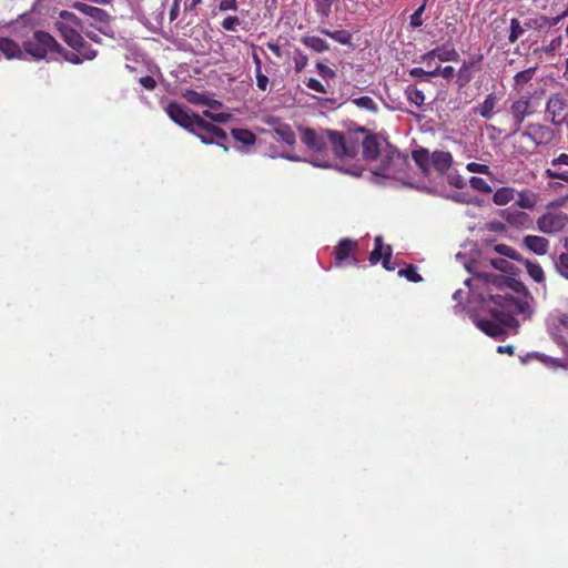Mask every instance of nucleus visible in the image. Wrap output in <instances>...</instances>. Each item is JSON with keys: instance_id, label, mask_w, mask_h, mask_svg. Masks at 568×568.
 I'll list each match as a JSON object with an SVG mask.
<instances>
[{"instance_id": "nucleus-1", "label": "nucleus", "mask_w": 568, "mask_h": 568, "mask_svg": "<svg viewBox=\"0 0 568 568\" xmlns=\"http://www.w3.org/2000/svg\"><path fill=\"white\" fill-rule=\"evenodd\" d=\"M494 284L501 290L510 288L513 292L490 294L488 300H484L490 317H477L475 324L486 335L498 338L509 328L518 326L516 315H523L524 318L531 316L532 297L527 288L514 278L496 276Z\"/></svg>"}, {"instance_id": "nucleus-2", "label": "nucleus", "mask_w": 568, "mask_h": 568, "mask_svg": "<svg viewBox=\"0 0 568 568\" xmlns=\"http://www.w3.org/2000/svg\"><path fill=\"white\" fill-rule=\"evenodd\" d=\"M359 132L365 134L362 141L353 134L326 130L333 154L339 162L341 170L352 175H359L362 171L357 159L359 146H362L363 158L366 161H375L381 155L378 138L375 134H371L364 128H361Z\"/></svg>"}, {"instance_id": "nucleus-3", "label": "nucleus", "mask_w": 568, "mask_h": 568, "mask_svg": "<svg viewBox=\"0 0 568 568\" xmlns=\"http://www.w3.org/2000/svg\"><path fill=\"white\" fill-rule=\"evenodd\" d=\"M165 112L168 116L178 125L197 136L204 144H216L229 151L225 142L229 140L226 132L220 126L207 122L200 114L189 113L183 105L178 102H170Z\"/></svg>"}, {"instance_id": "nucleus-4", "label": "nucleus", "mask_w": 568, "mask_h": 568, "mask_svg": "<svg viewBox=\"0 0 568 568\" xmlns=\"http://www.w3.org/2000/svg\"><path fill=\"white\" fill-rule=\"evenodd\" d=\"M58 49H61V44L52 34L43 30L34 31L23 41L26 54L38 61L57 54Z\"/></svg>"}, {"instance_id": "nucleus-5", "label": "nucleus", "mask_w": 568, "mask_h": 568, "mask_svg": "<svg viewBox=\"0 0 568 568\" xmlns=\"http://www.w3.org/2000/svg\"><path fill=\"white\" fill-rule=\"evenodd\" d=\"M54 27L69 47L80 42L83 32V22L73 12L62 10L59 13V19L54 22Z\"/></svg>"}, {"instance_id": "nucleus-6", "label": "nucleus", "mask_w": 568, "mask_h": 568, "mask_svg": "<svg viewBox=\"0 0 568 568\" xmlns=\"http://www.w3.org/2000/svg\"><path fill=\"white\" fill-rule=\"evenodd\" d=\"M546 115L554 125L568 123V102L559 93L551 94L546 104Z\"/></svg>"}, {"instance_id": "nucleus-7", "label": "nucleus", "mask_w": 568, "mask_h": 568, "mask_svg": "<svg viewBox=\"0 0 568 568\" xmlns=\"http://www.w3.org/2000/svg\"><path fill=\"white\" fill-rule=\"evenodd\" d=\"M358 251V243L355 240L345 237L342 239L334 247L335 264L341 266L345 263L357 264L356 252Z\"/></svg>"}, {"instance_id": "nucleus-8", "label": "nucleus", "mask_w": 568, "mask_h": 568, "mask_svg": "<svg viewBox=\"0 0 568 568\" xmlns=\"http://www.w3.org/2000/svg\"><path fill=\"white\" fill-rule=\"evenodd\" d=\"M567 222V214L562 212H547L537 220V226L540 232L551 234L561 231Z\"/></svg>"}, {"instance_id": "nucleus-9", "label": "nucleus", "mask_w": 568, "mask_h": 568, "mask_svg": "<svg viewBox=\"0 0 568 568\" xmlns=\"http://www.w3.org/2000/svg\"><path fill=\"white\" fill-rule=\"evenodd\" d=\"M521 136L531 140L534 148L549 144L554 139V131L540 123H529L521 132Z\"/></svg>"}, {"instance_id": "nucleus-10", "label": "nucleus", "mask_w": 568, "mask_h": 568, "mask_svg": "<svg viewBox=\"0 0 568 568\" xmlns=\"http://www.w3.org/2000/svg\"><path fill=\"white\" fill-rule=\"evenodd\" d=\"M510 114L514 122L513 133H518L525 119L532 114L531 100L529 97H521L510 105Z\"/></svg>"}, {"instance_id": "nucleus-11", "label": "nucleus", "mask_w": 568, "mask_h": 568, "mask_svg": "<svg viewBox=\"0 0 568 568\" xmlns=\"http://www.w3.org/2000/svg\"><path fill=\"white\" fill-rule=\"evenodd\" d=\"M301 141L313 152L322 154L326 150L327 134H320L314 129H304L301 134Z\"/></svg>"}, {"instance_id": "nucleus-12", "label": "nucleus", "mask_w": 568, "mask_h": 568, "mask_svg": "<svg viewBox=\"0 0 568 568\" xmlns=\"http://www.w3.org/2000/svg\"><path fill=\"white\" fill-rule=\"evenodd\" d=\"M500 216L511 226L517 229H529L532 225V219L526 212L506 209L501 211Z\"/></svg>"}, {"instance_id": "nucleus-13", "label": "nucleus", "mask_w": 568, "mask_h": 568, "mask_svg": "<svg viewBox=\"0 0 568 568\" xmlns=\"http://www.w3.org/2000/svg\"><path fill=\"white\" fill-rule=\"evenodd\" d=\"M568 16V8L557 17L539 16L525 21L524 27L531 30H544L557 26L564 18Z\"/></svg>"}, {"instance_id": "nucleus-14", "label": "nucleus", "mask_w": 568, "mask_h": 568, "mask_svg": "<svg viewBox=\"0 0 568 568\" xmlns=\"http://www.w3.org/2000/svg\"><path fill=\"white\" fill-rule=\"evenodd\" d=\"M423 60L427 59H438L442 62L447 61H457L459 59V53L456 51L454 45L450 42L443 44L442 47H437L428 52H426L423 57Z\"/></svg>"}, {"instance_id": "nucleus-15", "label": "nucleus", "mask_w": 568, "mask_h": 568, "mask_svg": "<svg viewBox=\"0 0 568 568\" xmlns=\"http://www.w3.org/2000/svg\"><path fill=\"white\" fill-rule=\"evenodd\" d=\"M549 331L558 343H564L568 335V315H552L549 318Z\"/></svg>"}, {"instance_id": "nucleus-16", "label": "nucleus", "mask_w": 568, "mask_h": 568, "mask_svg": "<svg viewBox=\"0 0 568 568\" xmlns=\"http://www.w3.org/2000/svg\"><path fill=\"white\" fill-rule=\"evenodd\" d=\"M0 52L8 60H22L26 54L23 45L20 47L18 42L7 37H0Z\"/></svg>"}, {"instance_id": "nucleus-17", "label": "nucleus", "mask_w": 568, "mask_h": 568, "mask_svg": "<svg viewBox=\"0 0 568 568\" xmlns=\"http://www.w3.org/2000/svg\"><path fill=\"white\" fill-rule=\"evenodd\" d=\"M499 102V98L496 93L491 92L486 95L485 100L478 105L471 109V114L480 115L485 120L493 119L495 112L494 109Z\"/></svg>"}, {"instance_id": "nucleus-18", "label": "nucleus", "mask_w": 568, "mask_h": 568, "mask_svg": "<svg viewBox=\"0 0 568 568\" xmlns=\"http://www.w3.org/2000/svg\"><path fill=\"white\" fill-rule=\"evenodd\" d=\"M430 162L438 173L444 174L453 163V155L447 151H434L430 155Z\"/></svg>"}, {"instance_id": "nucleus-19", "label": "nucleus", "mask_w": 568, "mask_h": 568, "mask_svg": "<svg viewBox=\"0 0 568 568\" xmlns=\"http://www.w3.org/2000/svg\"><path fill=\"white\" fill-rule=\"evenodd\" d=\"M74 7L83 14L92 18L95 22H99L104 26L109 22V14L101 8L81 2L75 3Z\"/></svg>"}, {"instance_id": "nucleus-20", "label": "nucleus", "mask_w": 568, "mask_h": 568, "mask_svg": "<svg viewBox=\"0 0 568 568\" xmlns=\"http://www.w3.org/2000/svg\"><path fill=\"white\" fill-rule=\"evenodd\" d=\"M524 244L529 251L538 255L546 254L549 247V241L542 236L537 235L525 236Z\"/></svg>"}, {"instance_id": "nucleus-21", "label": "nucleus", "mask_w": 568, "mask_h": 568, "mask_svg": "<svg viewBox=\"0 0 568 568\" xmlns=\"http://www.w3.org/2000/svg\"><path fill=\"white\" fill-rule=\"evenodd\" d=\"M399 159V153L396 150H386L382 156L381 165L374 171L378 176H388L393 169L394 159Z\"/></svg>"}, {"instance_id": "nucleus-22", "label": "nucleus", "mask_w": 568, "mask_h": 568, "mask_svg": "<svg viewBox=\"0 0 568 568\" xmlns=\"http://www.w3.org/2000/svg\"><path fill=\"white\" fill-rule=\"evenodd\" d=\"M516 191L514 187L510 186H501L497 189L493 195V202L496 205L503 206L507 205L511 201L515 200Z\"/></svg>"}, {"instance_id": "nucleus-23", "label": "nucleus", "mask_w": 568, "mask_h": 568, "mask_svg": "<svg viewBox=\"0 0 568 568\" xmlns=\"http://www.w3.org/2000/svg\"><path fill=\"white\" fill-rule=\"evenodd\" d=\"M187 99L191 103L197 104V105H207L212 109L221 108L222 103L217 100L210 99L203 93H199L195 91H190Z\"/></svg>"}, {"instance_id": "nucleus-24", "label": "nucleus", "mask_w": 568, "mask_h": 568, "mask_svg": "<svg viewBox=\"0 0 568 568\" xmlns=\"http://www.w3.org/2000/svg\"><path fill=\"white\" fill-rule=\"evenodd\" d=\"M538 201L537 194L530 190H525L518 193L516 204L520 209L531 210L536 206Z\"/></svg>"}, {"instance_id": "nucleus-25", "label": "nucleus", "mask_w": 568, "mask_h": 568, "mask_svg": "<svg viewBox=\"0 0 568 568\" xmlns=\"http://www.w3.org/2000/svg\"><path fill=\"white\" fill-rule=\"evenodd\" d=\"M302 43L315 52L322 53L329 49L328 43L320 37L306 36L302 38Z\"/></svg>"}, {"instance_id": "nucleus-26", "label": "nucleus", "mask_w": 568, "mask_h": 568, "mask_svg": "<svg viewBox=\"0 0 568 568\" xmlns=\"http://www.w3.org/2000/svg\"><path fill=\"white\" fill-rule=\"evenodd\" d=\"M275 134L281 141L288 145H293L296 142V135L291 125L286 123L278 124L274 129Z\"/></svg>"}, {"instance_id": "nucleus-27", "label": "nucleus", "mask_w": 568, "mask_h": 568, "mask_svg": "<svg viewBox=\"0 0 568 568\" xmlns=\"http://www.w3.org/2000/svg\"><path fill=\"white\" fill-rule=\"evenodd\" d=\"M564 247L565 251L558 255V258L555 261V266L557 272L568 280V237L564 240Z\"/></svg>"}, {"instance_id": "nucleus-28", "label": "nucleus", "mask_w": 568, "mask_h": 568, "mask_svg": "<svg viewBox=\"0 0 568 568\" xmlns=\"http://www.w3.org/2000/svg\"><path fill=\"white\" fill-rule=\"evenodd\" d=\"M231 134L235 141L244 145H253L256 142V135L247 129H233Z\"/></svg>"}, {"instance_id": "nucleus-29", "label": "nucleus", "mask_w": 568, "mask_h": 568, "mask_svg": "<svg viewBox=\"0 0 568 568\" xmlns=\"http://www.w3.org/2000/svg\"><path fill=\"white\" fill-rule=\"evenodd\" d=\"M320 31L322 34L329 37L331 39L341 44H349L352 42V33L347 30L331 31L328 29L323 28Z\"/></svg>"}, {"instance_id": "nucleus-30", "label": "nucleus", "mask_w": 568, "mask_h": 568, "mask_svg": "<svg viewBox=\"0 0 568 568\" xmlns=\"http://www.w3.org/2000/svg\"><path fill=\"white\" fill-rule=\"evenodd\" d=\"M385 247L382 235L376 236L374 240V250L371 252L368 257L372 265H376L384 258Z\"/></svg>"}, {"instance_id": "nucleus-31", "label": "nucleus", "mask_w": 568, "mask_h": 568, "mask_svg": "<svg viewBox=\"0 0 568 568\" xmlns=\"http://www.w3.org/2000/svg\"><path fill=\"white\" fill-rule=\"evenodd\" d=\"M70 48H72L87 60H93L97 57V50L92 49V47L83 39V37L80 39L78 44L71 45Z\"/></svg>"}, {"instance_id": "nucleus-32", "label": "nucleus", "mask_w": 568, "mask_h": 568, "mask_svg": "<svg viewBox=\"0 0 568 568\" xmlns=\"http://www.w3.org/2000/svg\"><path fill=\"white\" fill-rule=\"evenodd\" d=\"M471 65H473L471 62L465 61L463 63V65L460 67V69L458 70L457 81H456L458 88H465L471 81V78H473V74L470 72Z\"/></svg>"}, {"instance_id": "nucleus-33", "label": "nucleus", "mask_w": 568, "mask_h": 568, "mask_svg": "<svg viewBox=\"0 0 568 568\" xmlns=\"http://www.w3.org/2000/svg\"><path fill=\"white\" fill-rule=\"evenodd\" d=\"M526 270L529 276L537 283H542L545 281V273L540 264L527 261Z\"/></svg>"}, {"instance_id": "nucleus-34", "label": "nucleus", "mask_w": 568, "mask_h": 568, "mask_svg": "<svg viewBox=\"0 0 568 568\" xmlns=\"http://www.w3.org/2000/svg\"><path fill=\"white\" fill-rule=\"evenodd\" d=\"M413 159L423 172H427L430 162V155L427 150L422 149L413 152Z\"/></svg>"}, {"instance_id": "nucleus-35", "label": "nucleus", "mask_w": 568, "mask_h": 568, "mask_svg": "<svg viewBox=\"0 0 568 568\" xmlns=\"http://www.w3.org/2000/svg\"><path fill=\"white\" fill-rule=\"evenodd\" d=\"M339 0H314L315 10L322 18H328L332 13V7Z\"/></svg>"}, {"instance_id": "nucleus-36", "label": "nucleus", "mask_w": 568, "mask_h": 568, "mask_svg": "<svg viewBox=\"0 0 568 568\" xmlns=\"http://www.w3.org/2000/svg\"><path fill=\"white\" fill-rule=\"evenodd\" d=\"M203 115H201L204 120L209 119L210 123L214 124V123H226L231 120L232 118V114L231 113H227V112H219V113H214L210 110H204L202 112Z\"/></svg>"}, {"instance_id": "nucleus-37", "label": "nucleus", "mask_w": 568, "mask_h": 568, "mask_svg": "<svg viewBox=\"0 0 568 568\" xmlns=\"http://www.w3.org/2000/svg\"><path fill=\"white\" fill-rule=\"evenodd\" d=\"M536 68H528L520 72H517L514 77L516 88H523L526 85L535 75Z\"/></svg>"}, {"instance_id": "nucleus-38", "label": "nucleus", "mask_w": 568, "mask_h": 568, "mask_svg": "<svg viewBox=\"0 0 568 568\" xmlns=\"http://www.w3.org/2000/svg\"><path fill=\"white\" fill-rule=\"evenodd\" d=\"M525 32V28L521 26L520 21L516 18L510 20V30L508 34V42L510 44L515 43Z\"/></svg>"}, {"instance_id": "nucleus-39", "label": "nucleus", "mask_w": 568, "mask_h": 568, "mask_svg": "<svg viewBox=\"0 0 568 568\" xmlns=\"http://www.w3.org/2000/svg\"><path fill=\"white\" fill-rule=\"evenodd\" d=\"M406 97L410 103H414L417 106L424 105L425 95L422 90L415 87H408L405 91Z\"/></svg>"}, {"instance_id": "nucleus-40", "label": "nucleus", "mask_w": 568, "mask_h": 568, "mask_svg": "<svg viewBox=\"0 0 568 568\" xmlns=\"http://www.w3.org/2000/svg\"><path fill=\"white\" fill-rule=\"evenodd\" d=\"M353 103L361 109H365L371 112H377V103L368 95H363L353 100Z\"/></svg>"}, {"instance_id": "nucleus-41", "label": "nucleus", "mask_w": 568, "mask_h": 568, "mask_svg": "<svg viewBox=\"0 0 568 568\" xmlns=\"http://www.w3.org/2000/svg\"><path fill=\"white\" fill-rule=\"evenodd\" d=\"M58 55L62 57L65 61L72 63V64H80L85 59L81 57L77 51H68L65 48L61 45V49H58L57 52Z\"/></svg>"}, {"instance_id": "nucleus-42", "label": "nucleus", "mask_w": 568, "mask_h": 568, "mask_svg": "<svg viewBox=\"0 0 568 568\" xmlns=\"http://www.w3.org/2000/svg\"><path fill=\"white\" fill-rule=\"evenodd\" d=\"M561 44H562L561 37L558 36V37L554 38L552 40H550L549 43L542 44L540 48L535 49V53H541V52L554 53L561 47Z\"/></svg>"}, {"instance_id": "nucleus-43", "label": "nucleus", "mask_w": 568, "mask_h": 568, "mask_svg": "<svg viewBox=\"0 0 568 568\" xmlns=\"http://www.w3.org/2000/svg\"><path fill=\"white\" fill-rule=\"evenodd\" d=\"M399 276H405L408 281L418 283L423 277L418 274L417 268L414 265H408L406 268L398 271Z\"/></svg>"}, {"instance_id": "nucleus-44", "label": "nucleus", "mask_w": 568, "mask_h": 568, "mask_svg": "<svg viewBox=\"0 0 568 568\" xmlns=\"http://www.w3.org/2000/svg\"><path fill=\"white\" fill-rule=\"evenodd\" d=\"M469 184L476 191H479V192H483V193H490L491 192L490 185L483 178L471 176L470 180H469Z\"/></svg>"}, {"instance_id": "nucleus-45", "label": "nucleus", "mask_w": 568, "mask_h": 568, "mask_svg": "<svg viewBox=\"0 0 568 568\" xmlns=\"http://www.w3.org/2000/svg\"><path fill=\"white\" fill-rule=\"evenodd\" d=\"M293 60H294V69H295L296 72L303 71L305 69V67L307 65V63H308L307 55L304 54L300 50H296Z\"/></svg>"}, {"instance_id": "nucleus-46", "label": "nucleus", "mask_w": 568, "mask_h": 568, "mask_svg": "<svg viewBox=\"0 0 568 568\" xmlns=\"http://www.w3.org/2000/svg\"><path fill=\"white\" fill-rule=\"evenodd\" d=\"M495 251L504 256H507L511 260H518V252L509 246V245H506V244H498L495 246Z\"/></svg>"}, {"instance_id": "nucleus-47", "label": "nucleus", "mask_w": 568, "mask_h": 568, "mask_svg": "<svg viewBox=\"0 0 568 568\" xmlns=\"http://www.w3.org/2000/svg\"><path fill=\"white\" fill-rule=\"evenodd\" d=\"M317 73L324 79H333L336 77L335 71L323 62L316 63Z\"/></svg>"}, {"instance_id": "nucleus-48", "label": "nucleus", "mask_w": 568, "mask_h": 568, "mask_svg": "<svg viewBox=\"0 0 568 568\" xmlns=\"http://www.w3.org/2000/svg\"><path fill=\"white\" fill-rule=\"evenodd\" d=\"M240 18L236 16H229L222 21V27L226 31H234L240 26Z\"/></svg>"}, {"instance_id": "nucleus-49", "label": "nucleus", "mask_w": 568, "mask_h": 568, "mask_svg": "<svg viewBox=\"0 0 568 568\" xmlns=\"http://www.w3.org/2000/svg\"><path fill=\"white\" fill-rule=\"evenodd\" d=\"M434 77L442 75L444 79H452L455 75V69L452 65L445 68L436 67L433 70Z\"/></svg>"}, {"instance_id": "nucleus-50", "label": "nucleus", "mask_w": 568, "mask_h": 568, "mask_svg": "<svg viewBox=\"0 0 568 568\" xmlns=\"http://www.w3.org/2000/svg\"><path fill=\"white\" fill-rule=\"evenodd\" d=\"M466 169L469 172H473V173H481V174H489L490 173L488 165L481 164V163H477V162H469L466 165Z\"/></svg>"}, {"instance_id": "nucleus-51", "label": "nucleus", "mask_w": 568, "mask_h": 568, "mask_svg": "<svg viewBox=\"0 0 568 568\" xmlns=\"http://www.w3.org/2000/svg\"><path fill=\"white\" fill-rule=\"evenodd\" d=\"M256 85L260 90L266 91L268 87V78L262 72V70H254Z\"/></svg>"}, {"instance_id": "nucleus-52", "label": "nucleus", "mask_w": 568, "mask_h": 568, "mask_svg": "<svg viewBox=\"0 0 568 568\" xmlns=\"http://www.w3.org/2000/svg\"><path fill=\"white\" fill-rule=\"evenodd\" d=\"M425 10V4L420 6L412 16H410V26L413 28L420 27L423 24L422 16Z\"/></svg>"}, {"instance_id": "nucleus-53", "label": "nucleus", "mask_w": 568, "mask_h": 568, "mask_svg": "<svg viewBox=\"0 0 568 568\" xmlns=\"http://www.w3.org/2000/svg\"><path fill=\"white\" fill-rule=\"evenodd\" d=\"M392 253H393L392 246L390 245H386L385 252H384V258L382 260V263H383V267L385 270H387V271H394L395 270V266L392 265V263H390Z\"/></svg>"}, {"instance_id": "nucleus-54", "label": "nucleus", "mask_w": 568, "mask_h": 568, "mask_svg": "<svg viewBox=\"0 0 568 568\" xmlns=\"http://www.w3.org/2000/svg\"><path fill=\"white\" fill-rule=\"evenodd\" d=\"M305 84L307 88L318 92V93H326V89L325 87L322 84L321 81H318L317 79L315 78H308L306 81H305Z\"/></svg>"}, {"instance_id": "nucleus-55", "label": "nucleus", "mask_w": 568, "mask_h": 568, "mask_svg": "<svg viewBox=\"0 0 568 568\" xmlns=\"http://www.w3.org/2000/svg\"><path fill=\"white\" fill-rule=\"evenodd\" d=\"M448 183L449 185L456 187V189H463L466 186L465 179L459 174H450L448 175Z\"/></svg>"}, {"instance_id": "nucleus-56", "label": "nucleus", "mask_w": 568, "mask_h": 568, "mask_svg": "<svg viewBox=\"0 0 568 568\" xmlns=\"http://www.w3.org/2000/svg\"><path fill=\"white\" fill-rule=\"evenodd\" d=\"M409 74L419 79H429L434 77L433 71H425L423 68H413L409 70Z\"/></svg>"}, {"instance_id": "nucleus-57", "label": "nucleus", "mask_w": 568, "mask_h": 568, "mask_svg": "<svg viewBox=\"0 0 568 568\" xmlns=\"http://www.w3.org/2000/svg\"><path fill=\"white\" fill-rule=\"evenodd\" d=\"M139 83L146 90H154L156 87V81L151 75L141 77Z\"/></svg>"}, {"instance_id": "nucleus-58", "label": "nucleus", "mask_w": 568, "mask_h": 568, "mask_svg": "<svg viewBox=\"0 0 568 568\" xmlns=\"http://www.w3.org/2000/svg\"><path fill=\"white\" fill-rule=\"evenodd\" d=\"M219 9L221 11L236 10L237 0H220Z\"/></svg>"}, {"instance_id": "nucleus-59", "label": "nucleus", "mask_w": 568, "mask_h": 568, "mask_svg": "<svg viewBox=\"0 0 568 568\" xmlns=\"http://www.w3.org/2000/svg\"><path fill=\"white\" fill-rule=\"evenodd\" d=\"M551 166L567 165L568 166V154L561 153L557 158H554L550 162Z\"/></svg>"}, {"instance_id": "nucleus-60", "label": "nucleus", "mask_w": 568, "mask_h": 568, "mask_svg": "<svg viewBox=\"0 0 568 568\" xmlns=\"http://www.w3.org/2000/svg\"><path fill=\"white\" fill-rule=\"evenodd\" d=\"M509 263L506 260H504V258L493 260L494 267L497 268V270H500V271H506V266Z\"/></svg>"}, {"instance_id": "nucleus-61", "label": "nucleus", "mask_w": 568, "mask_h": 568, "mask_svg": "<svg viewBox=\"0 0 568 568\" xmlns=\"http://www.w3.org/2000/svg\"><path fill=\"white\" fill-rule=\"evenodd\" d=\"M314 165L316 166H320V168H329L332 165L331 163V160L329 159H320V158H316L313 162H312Z\"/></svg>"}, {"instance_id": "nucleus-62", "label": "nucleus", "mask_w": 568, "mask_h": 568, "mask_svg": "<svg viewBox=\"0 0 568 568\" xmlns=\"http://www.w3.org/2000/svg\"><path fill=\"white\" fill-rule=\"evenodd\" d=\"M497 352L499 354H509L513 355L515 353V347L511 345L498 346Z\"/></svg>"}, {"instance_id": "nucleus-63", "label": "nucleus", "mask_w": 568, "mask_h": 568, "mask_svg": "<svg viewBox=\"0 0 568 568\" xmlns=\"http://www.w3.org/2000/svg\"><path fill=\"white\" fill-rule=\"evenodd\" d=\"M267 48L278 58L282 57V50L280 48L278 44H275V43H272V42H267Z\"/></svg>"}, {"instance_id": "nucleus-64", "label": "nucleus", "mask_w": 568, "mask_h": 568, "mask_svg": "<svg viewBox=\"0 0 568 568\" xmlns=\"http://www.w3.org/2000/svg\"><path fill=\"white\" fill-rule=\"evenodd\" d=\"M545 174L547 178L549 179H558V180H561V172L559 171H555V170H551V169H547L545 171Z\"/></svg>"}]
</instances>
